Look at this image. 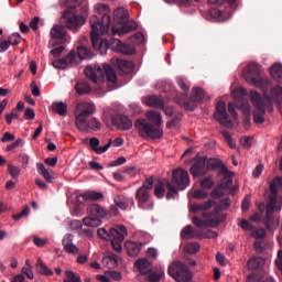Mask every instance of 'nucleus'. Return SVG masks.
<instances>
[{"mask_svg": "<svg viewBox=\"0 0 282 282\" xmlns=\"http://www.w3.org/2000/svg\"><path fill=\"white\" fill-rule=\"evenodd\" d=\"M102 265L108 268V270H113L118 268V257L116 254L107 256L102 259Z\"/></svg>", "mask_w": 282, "mask_h": 282, "instance_id": "nucleus-36", "label": "nucleus"}, {"mask_svg": "<svg viewBox=\"0 0 282 282\" xmlns=\"http://www.w3.org/2000/svg\"><path fill=\"white\" fill-rule=\"evenodd\" d=\"M213 204H215V202L213 199L206 200L205 203H200V204H192V205H189V210L192 213L209 210V208H213Z\"/></svg>", "mask_w": 282, "mask_h": 282, "instance_id": "nucleus-32", "label": "nucleus"}, {"mask_svg": "<svg viewBox=\"0 0 282 282\" xmlns=\"http://www.w3.org/2000/svg\"><path fill=\"white\" fill-rule=\"evenodd\" d=\"M199 248L200 246L198 242H189L185 245L184 252L187 254H197V252H199Z\"/></svg>", "mask_w": 282, "mask_h": 282, "instance_id": "nucleus-45", "label": "nucleus"}, {"mask_svg": "<svg viewBox=\"0 0 282 282\" xmlns=\"http://www.w3.org/2000/svg\"><path fill=\"white\" fill-rule=\"evenodd\" d=\"M79 197H83L85 202H98V199H102L105 195L102 194V192L88 191L84 194H80Z\"/></svg>", "mask_w": 282, "mask_h": 282, "instance_id": "nucleus-33", "label": "nucleus"}, {"mask_svg": "<svg viewBox=\"0 0 282 282\" xmlns=\"http://www.w3.org/2000/svg\"><path fill=\"white\" fill-rule=\"evenodd\" d=\"M24 145H25V141L19 138L13 143L7 145V151H14V149H19Z\"/></svg>", "mask_w": 282, "mask_h": 282, "instance_id": "nucleus-52", "label": "nucleus"}, {"mask_svg": "<svg viewBox=\"0 0 282 282\" xmlns=\"http://www.w3.org/2000/svg\"><path fill=\"white\" fill-rule=\"evenodd\" d=\"M214 118L218 120V122L223 124V127H227V129H230V127H232V120L230 119L228 112L226 111V102L224 101L217 102Z\"/></svg>", "mask_w": 282, "mask_h": 282, "instance_id": "nucleus-14", "label": "nucleus"}, {"mask_svg": "<svg viewBox=\"0 0 282 282\" xmlns=\"http://www.w3.org/2000/svg\"><path fill=\"white\" fill-rule=\"evenodd\" d=\"M61 20L64 23L65 28L72 30V32H77L78 30H80V28H83L86 22L85 18L83 15L76 14L74 9L66 10L63 13Z\"/></svg>", "mask_w": 282, "mask_h": 282, "instance_id": "nucleus-12", "label": "nucleus"}, {"mask_svg": "<svg viewBox=\"0 0 282 282\" xmlns=\"http://www.w3.org/2000/svg\"><path fill=\"white\" fill-rule=\"evenodd\" d=\"M77 54L82 61L94 58V53L87 46H79L77 48Z\"/></svg>", "mask_w": 282, "mask_h": 282, "instance_id": "nucleus-42", "label": "nucleus"}, {"mask_svg": "<svg viewBox=\"0 0 282 282\" xmlns=\"http://www.w3.org/2000/svg\"><path fill=\"white\" fill-rule=\"evenodd\" d=\"M112 124L119 129V131H130V129H133V121L124 115H117L112 117Z\"/></svg>", "mask_w": 282, "mask_h": 282, "instance_id": "nucleus-16", "label": "nucleus"}, {"mask_svg": "<svg viewBox=\"0 0 282 282\" xmlns=\"http://www.w3.org/2000/svg\"><path fill=\"white\" fill-rule=\"evenodd\" d=\"M122 173H126V175L130 177H135V175H138V167L135 166L123 167Z\"/></svg>", "mask_w": 282, "mask_h": 282, "instance_id": "nucleus-57", "label": "nucleus"}, {"mask_svg": "<svg viewBox=\"0 0 282 282\" xmlns=\"http://www.w3.org/2000/svg\"><path fill=\"white\" fill-rule=\"evenodd\" d=\"M218 234L213 230H207L206 232L200 231V237L198 239H217Z\"/></svg>", "mask_w": 282, "mask_h": 282, "instance_id": "nucleus-56", "label": "nucleus"}, {"mask_svg": "<svg viewBox=\"0 0 282 282\" xmlns=\"http://www.w3.org/2000/svg\"><path fill=\"white\" fill-rule=\"evenodd\" d=\"M270 76L273 80H276L279 85H282V63H274L269 68Z\"/></svg>", "mask_w": 282, "mask_h": 282, "instance_id": "nucleus-28", "label": "nucleus"}, {"mask_svg": "<svg viewBox=\"0 0 282 282\" xmlns=\"http://www.w3.org/2000/svg\"><path fill=\"white\" fill-rule=\"evenodd\" d=\"M167 272L177 282H191L193 280V273L188 267L180 261L170 264Z\"/></svg>", "mask_w": 282, "mask_h": 282, "instance_id": "nucleus-11", "label": "nucleus"}, {"mask_svg": "<svg viewBox=\"0 0 282 282\" xmlns=\"http://www.w3.org/2000/svg\"><path fill=\"white\" fill-rule=\"evenodd\" d=\"M145 116L147 119H139L134 122V128L139 135L141 138H151V140H160V138L164 135V131L160 127L162 124V113H160V111L151 110L148 111Z\"/></svg>", "mask_w": 282, "mask_h": 282, "instance_id": "nucleus-4", "label": "nucleus"}, {"mask_svg": "<svg viewBox=\"0 0 282 282\" xmlns=\"http://www.w3.org/2000/svg\"><path fill=\"white\" fill-rule=\"evenodd\" d=\"M122 164H127V158L120 156L117 160L110 161L108 163V166L113 167V166H122Z\"/></svg>", "mask_w": 282, "mask_h": 282, "instance_id": "nucleus-58", "label": "nucleus"}, {"mask_svg": "<svg viewBox=\"0 0 282 282\" xmlns=\"http://www.w3.org/2000/svg\"><path fill=\"white\" fill-rule=\"evenodd\" d=\"M6 120L8 124H12V120H19V115L17 113V110H12L11 113H8L6 116Z\"/></svg>", "mask_w": 282, "mask_h": 282, "instance_id": "nucleus-63", "label": "nucleus"}, {"mask_svg": "<svg viewBox=\"0 0 282 282\" xmlns=\"http://www.w3.org/2000/svg\"><path fill=\"white\" fill-rule=\"evenodd\" d=\"M135 197L139 202V206L140 208L143 209H150L153 208V203H151V200H149V191L144 189V187H140L137 191Z\"/></svg>", "mask_w": 282, "mask_h": 282, "instance_id": "nucleus-18", "label": "nucleus"}, {"mask_svg": "<svg viewBox=\"0 0 282 282\" xmlns=\"http://www.w3.org/2000/svg\"><path fill=\"white\" fill-rule=\"evenodd\" d=\"M75 91H77L79 96H84V94H89L91 91V86L87 82H78L75 85Z\"/></svg>", "mask_w": 282, "mask_h": 282, "instance_id": "nucleus-41", "label": "nucleus"}, {"mask_svg": "<svg viewBox=\"0 0 282 282\" xmlns=\"http://www.w3.org/2000/svg\"><path fill=\"white\" fill-rule=\"evenodd\" d=\"M111 246L116 252H122V241H124V237H127V227L118 226L117 228H111Z\"/></svg>", "mask_w": 282, "mask_h": 282, "instance_id": "nucleus-13", "label": "nucleus"}, {"mask_svg": "<svg viewBox=\"0 0 282 282\" xmlns=\"http://www.w3.org/2000/svg\"><path fill=\"white\" fill-rule=\"evenodd\" d=\"M83 225L87 228H98L102 225V220L89 215L83 219Z\"/></svg>", "mask_w": 282, "mask_h": 282, "instance_id": "nucleus-38", "label": "nucleus"}, {"mask_svg": "<svg viewBox=\"0 0 282 282\" xmlns=\"http://www.w3.org/2000/svg\"><path fill=\"white\" fill-rule=\"evenodd\" d=\"M154 195L159 199H162V197H164V195H165L164 183L160 182L159 184L155 185Z\"/></svg>", "mask_w": 282, "mask_h": 282, "instance_id": "nucleus-51", "label": "nucleus"}, {"mask_svg": "<svg viewBox=\"0 0 282 282\" xmlns=\"http://www.w3.org/2000/svg\"><path fill=\"white\" fill-rule=\"evenodd\" d=\"M36 271L39 274H43L44 276H52L54 275V271L47 268V264L43 263V260L39 259L36 263Z\"/></svg>", "mask_w": 282, "mask_h": 282, "instance_id": "nucleus-39", "label": "nucleus"}, {"mask_svg": "<svg viewBox=\"0 0 282 282\" xmlns=\"http://www.w3.org/2000/svg\"><path fill=\"white\" fill-rule=\"evenodd\" d=\"M113 202L120 210H127L129 208V204H133V198H127L126 196L118 195L115 197Z\"/></svg>", "mask_w": 282, "mask_h": 282, "instance_id": "nucleus-31", "label": "nucleus"}, {"mask_svg": "<svg viewBox=\"0 0 282 282\" xmlns=\"http://www.w3.org/2000/svg\"><path fill=\"white\" fill-rule=\"evenodd\" d=\"M134 268L142 276H147L151 272V261L145 258L139 259L134 262Z\"/></svg>", "mask_w": 282, "mask_h": 282, "instance_id": "nucleus-23", "label": "nucleus"}, {"mask_svg": "<svg viewBox=\"0 0 282 282\" xmlns=\"http://www.w3.org/2000/svg\"><path fill=\"white\" fill-rule=\"evenodd\" d=\"M232 177H235V174L232 172H227L225 177L221 180V188H230L232 186Z\"/></svg>", "mask_w": 282, "mask_h": 282, "instance_id": "nucleus-46", "label": "nucleus"}, {"mask_svg": "<svg viewBox=\"0 0 282 282\" xmlns=\"http://www.w3.org/2000/svg\"><path fill=\"white\" fill-rule=\"evenodd\" d=\"M221 166V160L219 159H209L207 161L208 171H215V169H219Z\"/></svg>", "mask_w": 282, "mask_h": 282, "instance_id": "nucleus-49", "label": "nucleus"}, {"mask_svg": "<svg viewBox=\"0 0 282 282\" xmlns=\"http://www.w3.org/2000/svg\"><path fill=\"white\" fill-rule=\"evenodd\" d=\"M67 67H76L78 65V57L76 56V51H70L65 57Z\"/></svg>", "mask_w": 282, "mask_h": 282, "instance_id": "nucleus-43", "label": "nucleus"}, {"mask_svg": "<svg viewBox=\"0 0 282 282\" xmlns=\"http://www.w3.org/2000/svg\"><path fill=\"white\" fill-rule=\"evenodd\" d=\"M209 14H210V17H213V19H215V21H218V22L228 21V19H230V17H232V12L223 11L217 8L210 9Z\"/></svg>", "mask_w": 282, "mask_h": 282, "instance_id": "nucleus-24", "label": "nucleus"}, {"mask_svg": "<svg viewBox=\"0 0 282 282\" xmlns=\"http://www.w3.org/2000/svg\"><path fill=\"white\" fill-rule=\"evenodd\" d=\"M62 246L64 248V251L68 254H73V257H76L80 252L78 246L74 245L73 235H66L62 240Z\"/></svg>", "mask_w": 282, "mask_h": 282, "instance_id": "nucleus-19", "label": "nucleus"}, {"mask_svg": "<svg viewBox=\"0 0 282 282\" xmlns=\"http://www.w3.org/2000/svg\"><path fill=\"white\" fill-rule=\"evenodd\" d=\"M176 83L182 91H184V94L187 96L188 91H191V87H188L186 83H184V79L182 77H177Z\"/></svg>", "mask_w": 282, "mask_h": 282, "instance_id": "nucleus-60", "label": "nucleus"}, {"mask_svg": "<svg viewBox=\"0 0 282 282\" xmlns=\"http://www.w3.org/2000/svg\"><path fill=\"white\" fill-rule=\"evenodd\" d=\"M113 17L116 21L122 23V28L112 26V34L116 36H124V34H129V32H133V30L138 29V23L130 21L127 22L129 19V11L124 8H118L113 11Z\"/></svg>", "mask_w": 282, "mask_h": 282, "instance_id": "nucleus-9", "label": "nucleus"}, {"mask_svg": "<svg viewBox=\"0 0 282 282\" xmlns=\"http://www.w3.org/2000/svg\"><path fill=\"white\" fill-rule=\"evenodd\" d=\"M8 40L11 45H19V43H21V34L13 33L9 36Z\"/></svg>", "mask_w": 282, "mask_h": 282, "instance_id": "nucleus-61", "label": "nucleus"}, {"mask_svg": "<svg viewBox=\"0 0 282 282\" xmlns=\"http://www.w3.org/2000/svg\"><path fill=\"white\" fill-rule=\"evenodd\" d=\"M51 109L53 113H57V116H61L62 118L67 117V104L63 101L53 102Z\"/></svg>", "mask_w": 282, "mask_h": 282, "instance_id": "nucleus-30", "label": "nucleus"}, {"mask_svg": "<svg viewBox=\"0 0 282 282\" xmlns=\"http://www.w3.org/2000/svg\"><path fill=\"white\" fill-rule=\"evenodd\" d=\"M214 184L215 182L213 181V177L208 176L202 181L200 186L202 188H210Z\"/></svg>", "mask_w": 282, "mask_h": 282, "instance_id": "nucleus-62", "label": "nucleus"}, {"mask_svg": "<svg viewBox=\"0 0 282 282\" xmlns=\"http://www.w3.org/2000/svg\"><path fill=\"white\" fill-rule=\"evenodd\" d=\"M191 185V176L188 172L183 169H177L172 172V184L171 182L166 183L167 194L166 199H175L177 196V191H186Z\"/></svg>", "mask_w": 282, "mask_h": 282, "instance_id": "nucleus-8", "label": "nucleus"}, {"mask_svg": "<svg viewBox=\"0 0 282 282\" xmlns=\"http://www.w3.org/2000/svg\"><path fill=\"white\" fill-rule=\"evenodd\" d=\"M131 43L133 45H141V43H144V34L141 32L134 34L133 36L130 37Z\"/></svg>", "mask_w": 282, "mask_h": 282, "instance_id": "nucleus-54", "label": "nucleus"}, {"mask_svg": "<svg viewBox=\"0 0 282 282\" xmlns=\"http://www.w3.org/2000/svg\"><path fill=\"white\" fill-rule=\"evenodd\" d=\"M89 145L98 155H102V153H107L109 148L111 147V139H109L108 143L104 147H100V140L96 137L90 138Z\"/></svg>", "mask_w": 282, "mask_h": 282, "instance_id": "nucleus-20", "label": "nucleus"}, {"mask_svg": "<svg viewBox=\"0 0 282 282\" xmlns=\"http://www.w3.org/2000/svg\"><path fill=\"white\" fill-rule=\"evenodd\" d=\"M234 100H243L248 96V90L243 87L236 88L231 91Z\"/></svg>", "mask_w": 282, "mask_h": 282, "instance_id": "nucleus-44", "label": "nucleus"}, {"mask_svg": "<svg viewBox=\"0 0 282 282\" xmlns=\"http://www.w3.org/2000/svg\"><path fill=\"white\" fill-rule=\"evenodd\" d=\"M95 10L99 14H102V18L100 21L98 15L90 17V39L94 50L99 52V54L105 55L107 54V47H109V44L107 43V40H102L100 37L104 36V34H109L111 23V17H109V4H96Z\"/></svg>", "mask_w": 282, "mask_h": 282, "instance_id": "nucleus-1", "label": "nucleus"}, {"mask_svg": "<svg viewBox=\"0 0 282 282\" xmlns=\"http://www.w3.org/2000/svg\"><path fill=\"white\" fill-rule=\"evenodd\" d=\"M162 276H164V270H161L159 272L150 271L148 273V281H150V282H158V281H160V279Z\"/></svg>", "mask_w": 282, "mask_h": 282, "instance_id": "nucleus-48", "label": "nucleus"}, {"mask_svg": "<svg viewBox=\"0 0 282 282\" xmlns=\"http://www.w3.org/2000/svg\"><path fill=\"white\" fill-rule=\"evenodd\" d=\"M37 173L44 177L48 184H52V171L46 169L43 163H36Z\"/></svg>", "mask_w": 282, "mask_h": 282, "instance_id": "nucleus-35", "label": "nucleus"}, {"mask_svg": "<svg viewBox=\"0 0 282 282\" xmlns=\"http://www.w3.org/2000/svg\"><path fill=\"white\" fill-rule=\"evenodd\" d=\"M187 96L186 94H177L174 97L175 104L187 111H194L197 108L196 102H202L204 98V90L202 88H193L191 99H187Z\"/></svg>", "mask_w": 282, "mask_h": 282, "instance_id": "nucleus-10", "label": "nucleus"}, {"mask_svg": "<svg viewBox=\"0 0 282 282\" xmlns=\"http://www.w3.org/2000/svg\"><path fill=\"white\" fill-rule=\"evenodd\" d=\"M282 184V178L275 177L272 180L270 183V194L267 199V205L265 203H260L258 205V208L261 213H263L267 208V214H265V219H267V228H270V221H272V215L274 213H280L282 208V196L279 198V192L278 187L281 186Z\"/></svg>", "mask_w": 282, "mask_h": 282, "instance_id": "nucleus-5", "label": "nucleus"}, {"mask_svg": "<svg viewBox=\"0 0 282 282\" xmlns=\"http://www.w3.org/2000/svg\"><path fill=\"white\" fill-rule=\"evenodd\" d=\"M124 248L129 254V257H138L142 250V242H135L128 240L124 242Z\"/></svg>", "mask_w": 282, "mask_h": 282, "instance_id": "nucleus-26", "label": "nucleus"}, {"mask_svg": "<svg viewBox=\"0 0 282 282\" xmlns=\"http://www.w3.org/2000/svg\"><path fill=\"white\" fill-rule=\"evenodd\" d=\"M53 67H55V69H67V62H65V58L63 59H56L52 63Z\"/></svg>", "mask_w": 282, "mask_h": 282, "instance_id": "nucleus-59", "label": "nucleus"}, {"mask_svg": "<svg viewBox=\"0 0 282 282\" xmlns=\"http://www.w3.org/2000/svg\"><path fill=\"white\" fill-rule=\"evenodd\" d=\"M202 237L199 229H194L193 226L187 225L181 230V238L183 239H199Z\"/></svg>", "mask_w": 282, "mask_h": 282, "instance_id": "nucleus-25", "label": "nucleus"}, {"mask_svg": "<svg viewBox=\"0 0 282 282\" xmlns=\"http://www.w3.org/2000/svg\"><path fill=\"white\" fill-rule=\"evenodd\" d=\"M97 281L100 282H111L109 271H106L105 274H98L96 275Z\"/></svg>", "mask_w": 282, "mask_h": 282, "instance_id": "nucleus-64", "label": "nucleus"}, {"mask_svg": "<svg viewBox=\"0 0 282 282\" xmlns=\"http://www.w3.org/2000/svg\"><path fill=\"white\" fill-rule=\"evenodd\" d=\"M107 43V50H109L110 47L111 50H115L116 52H120V54H126L128 56H130L131 54H135V46L131 44H122L120 40H113L111 44L109 42Z\"/></svg>", "mask_w": 282, "mask_h": 282, "instance_id": "nucleus-17", "label": "nucleus"}, {"mask_svg": "<svg viewBox=\"0 0 282 282\" xmlns=\"http://www.w3.org/2000/svg\"><path fill=\"white\" fill-rule=\"evenodd\" d=\"M87 215L95 217L96 219H102L107 217V209L98 204H91L87 208Z\"/></svg>", "mask_w": 282, "mask_h": 282, "instance_id": "nucleus-21", "label": "nucleus"}, {"mask_svg": "<svg viewBox=\"0 0 282 282\" xmlns=\"http://www.w3.org/2000/svg\"><path fill=\"white\" fill-rule=\"evenodd\" d=\"M250 100L256 107L253 110V120L256 124H263L265 122V111L272 113L274 111V105L272 99L268 98V93L263 94V99L257 90L250 91Z\"/></svg>", "mask_w": 282, "mask_h": 282, "instance_id": "nucleus-7", "label": "nucleus"}, {"mask_svg": "<svg viewBox=\"0 0 282 282\" xmlns=\"http://www.w3.org/2000/svg\"><path fill=\"white\" fill-rule=\"evenodd\" d=\"M8 170H9L11 177H13V180H17L19 177V175H21V167H19V166L9 165Z\"/></svg>", "mask_w": 282, "mask_h": 282, "instance_id": "nucleus-55", "label": "nucleus"}, {"mask_svg": "<svg viewBox=\"0 0 282 282\" xmlns=\"http://www.w3.org/2000/svg\"><path fill=\"white\" fill-rule=\"evenodd\" d=\"M189 171L193 177H199V175H206V156L196 155L194 158V164Z\"/></svg>", "mask_w": 282, "mask_h": 282, "instance_id": "nucleus-15", "label": "nucleus"}, {"mask_svg": "<svg viewBox=\"0 0 282 282\" xmlns=\"http://www.w3.org/2000/svg\"><path fill=\"white\" fill-rule=\"evenodd\" d=\"M51 39L55 41H67V30L61 24H54L51 29Z\"/></svg>", "mask_w": 282, "mask_h": 282, "instance_id": "nucleus-22", "label": "nucleus"}, {"mask_svg": "<svg viewBox=\"0 0 282 282\" xmlns=\"http://www.w3.org/2000/svg\"><path fill=\"white\" fill-rule=\"evenodd\" d=\"M264 264H265V260L263 258L252 257L247 262V268H249V270H257L259 268H262V265Z\"/></svg>", "mask_w": 282, "mask_h": 282, "instance_id": "nucleus-34", "label": "nucleus"}, {"mask_svg": "<svg viewBox=\"0 0 282 282\" xmlns=\"http://www.w3.org/2000/svg\"><path fill=\"white\" fill-rule=\"evenodd\" d=\"M96 104L91 101H82L75 107V124L78 131L87 133V131H100L102 122L96 117Z\"/></svg>", "mask_w": 282, "mask_h": 282, "instance_id": "nucleus-3", "label": "nucleus"}, {"mask_svg": "<svg viewBox=\"0 0 282 282\" xmlns=\"http://www.w3.org/2000/svg\"><path fill=\"white\" fill-rule=\"evenodd\" d=\"M270 100H274V102L281 104L282 102V87L281 86H274L271 88V97L267 95Z\"/></svg>", "mask_w": 282, "mask_h": 282, "instance_id": "nucleus-37", "label": "nucleus"}, {"mask_svg": "<svg viewBox=\"0 0 282 282\" xmlns=\"http://www.w3.org/2000/svg\"><path fill=\"white\" fill-rule=\"evenodd\" d=\"M251 235H252V237H254V239H264V237H267L268 232L263 228H258V229H253L251 231Z\"/></svg>", "mask_w": 282, "mask_h": 282, "instance_id": "nucleus-53", "label": "nucleus"}, {"mask_svg": "<svg viewBox=\"0 0 282 282\" xmlns=\"http://www.w3.org/2000/svg\"><path fill=\"white\" fill-rule=\"evenodd\" d=\"M118 66L123 74H131V72H133V67H134L133 62L127 61V59H119Z\"/></svg>", "mask_w": 282, "mask_h": 282, "instance_id": "nucleus-40", "label": "nucleus"}, {"mask_svg": "<svg viewBox=\"0 0 282 282\" xmlns=\"http://www.w3.org/2000/svg\"><path fill=\"white\" fill-rule=\"evenodd\" d=\"M145 104L148 107H152L154 109H164V99L158 95L149 96Z\"/></svg>", "mask_w": 282, "mask_h": 282, "instance_id": "nucleus-29", "label": "nucleus"}, {"mask_svg": "<svg viewBox=\"0 0 282 282\" xmlns=\"http://www.w3.org/2000/svg\"><path fill=\"white\" fill-rule=\"evenodd\" d=\"M98 237H100V239H104V241H110L111 240V229H109V231H107V229L105 228H99L97 230Z\"/></svg>", "mask_w": 282, "mask_h": 282, "instance_id": "nucleus-50", "label": "nucleus"}, {"mask_svg": "<svg viewBox=\"0 0 282 282\" xmlns=\"http://www.w3.org/2000/svg\"><path fill=\"white\" fill-rule=\"evenodd\" d=\"M261 74H263V69L258 63H250L242 72L245 80L249 85L261 89L265 96L268 90L272 87V80L268 78H261Z\"/></svg>", "mask_w": 282, "mask_h": 282, "instance_id": "nucleus-6", "label": "nucleus"}, {"mask_svg": "<svg viewBox=\"0 0 282 282\" xmlns=\"http://www.w3.org/2000/svg\"><path fill=\"white\" fill-rule=\"evenodd\" d=\"M104 70L100 67V65H88L85 67V75L91 83H94L96 86V90L99 93V96H102L104 94H107V85H112V89L118 88V75L116 74V70L111 65L104 64ZM105 74L107 76V80L105 79Z\"/></svg>", "mask_w": 282, "mask_h": 282, "instance_id": "nucleus-2", "label": "nucleus"}, {"mask_svg": "<svg viewBox=\"0 0 282 282\" xmlns=\"http://www.w3.org/2000/svg\"><path fill=\"white\" fill-rule=\"evenodd\" d=\"M65 279L64 282H82L80 281V275L76 274V272L72 270H66L65 271Z\"/></svg>", "mask_w": 282, "mask_h": 282, "instance_id": "nucleus-47", "label": "nucleus"}, {"mask_svg": "<svg viewBox=\"0 0 282 282\" xmlns=\"http://www.w3.org/2000/svg\"><path fill=\"white\" fill-rule=\"evenodd\" d=\"M192 221L194 224V226H196V228H217V226H219V224L221 223V220H202L198 217H193Z\"/></svg>", "mask_w": 282, "mask_h": 282, "instance_id": "nucleus-27", "label": "nucleus"}]
</instances>
